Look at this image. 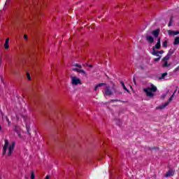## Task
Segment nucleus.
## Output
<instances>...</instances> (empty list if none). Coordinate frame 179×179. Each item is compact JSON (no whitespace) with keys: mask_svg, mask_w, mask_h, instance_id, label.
Listing matches in <instances>:
<instances>
[{"mask_svg":"<svg viewBox=\"0 0 179 179\" xmlns=\"http://www.w3.org/2000/svg\"><path fill=\"white\" fill-rule=\"evenodd\" d=\"M168 34L169 36H177L179 34V31L169 30Z\"/></svg>","mask_w":179,"mask_h":179,"instance_id":"nucleus-10","label":"nucleus"},{"mask_svg":"<svg viewBox=\"0 0 179 179\" xmlns=\"http://www.w3.org/2000/svg\"><path fill=\"white\" fill-rule=\"evenodd\" d=\"M152 55H154L155 57H161L160 53L159 52V51H157V50H156V49H155V47H152Z\"/></svg>","mask_w":179,"mask_h":179,"instance_id":"nucleus-12","label":"nucleus"},{"mask_svg":"<svg viewBox=\"0 0 179 179\" xmlns=\"http://www.w3.org/2000/svg\"><path fill=\"white\" fill-rule=\"evenodd\" d=\"M110 101H111V103H115L117 101H119L121 103V100H120V99H112V100H110Z\"/></svg>","mask_w":179,"mask_h":179,"instance_id":"nucleus-24","label":"nucleus"},{"mask_svg":"<svg viewBox=\"0 0 179 179\" xmlns=\"http://www.w3.org/2000/svg\"><path fill=\"white\" fill-rule=\"evenodd\" d=\"M72 66H76V68H72L71 70L73 71V72H78V73H82V75H86V71L85 70L82 69V65L75 63L72 64Z\"/></svg>","mask_w":179,"mask_h":179,"instance_id":"nucleus-4","label":"nucleus"},{"mask_svg":"<svg viewBox=\"0 0 179 179\" xmlns=\"http://www.w3.org/2000/svg\"><path fill=\"white\" fill-rule=\"evenodd\" d=\"M8 44H9V38H7L6 39V42H5V44H4V48L6 50H8L9 48V45H8Z\"/></svg>","mask_w":179,"mask_h":179,"instance_id":"nucleus-14","label":"nucleus"},{"mask_svg":"<svg viewBox=\"0 0 179 179\" xmlns=\"http://www.w3.org/2000/svg\"><path fill=\"white\" fill-rule=\"evenodd\" d=\"M133 82H134V84L136 85V80H135V78H134Z\"/></svg>","mask_w":179,"mask_h":179,"instance_id":"nucleus-34","label":"nucleus"},{"mask_svg":"<svg viewBox=\"0 0 179 179\" xmlns=\"http://www.w3.org/2000/svg\"><path fill=\"white\" fill-rule=\"evenodd\" d=\"M174 176V171L173 169H169L165 176V177H173Z\"/></svg>","mask_w":179,"mask_h":179,"instance_id":"nucleus-11","label":"nucleus"},{"mask_svg":"<svg viewBox=\"0 0 179 179\" xmlns=\"http://www.w3.org/2000/svg\"><path fill=\"white\" fill-rule=\"evenodd\" d=\"M120 83L122 84V86L124 90L127 92V93H129V90H128V88H127V87L125 86V84L123 83V81H120Z\"/></svg>","mask_w":179,"mask_h":179,"instance_id":"nucleus-15","label":"nucleus"},{"mask_svg":"<svg viewBox=\"0 0 179 179\" xmlns=\"http://www.w3.org/2000/svg\"><path fill=\"white\" fill-rule=\"evenodd\" d=\"M173 53L174 52L173 51L169 50L168 54L164 57H163L162 61H164V62L169 61L170 59V57H171L172 54H173Z\"/></svg>","mask_w":179,"mask_h":179,"instance_id":"nucleus-7","label":"nucleus"},{"mask_svg":"<svg viewBox=\"0 0 179 179\" xmlns=\"http://www.w3.org/2000/svg\"><path fill=\"white\" fill-rule=\"evenodd\" d=\"M161 40H162V39H161L160 38H158L157 41V43L162 44Z\"/></svg>","mask_w":179,"mask_h":179,"instance_id":"nucleus-28","label":"nucleus"},{"mask_svg":"<svg viewBox=\"0 0 179 179\" xmlns=\"http://www.w3.org/2000/svg\"><path fill=\"white\" fill-rule=\"evenodd\" d=\"M152 149H156V148H152Z\"/></svg>","mask_w":179,"mask_h":179,"instance_id":"nucleus-36","label":"nucleus"},{"mask_svg":"<svg viewBox=\"0 0 179 179\" xmlns=\"http://www.w3.org/2000/svg\"><path fill=\"white\" fill-rule=\"evenodd\" d=\"M1 129H2V127H1V125H0V131H1Z\"/></svg>","mask_w":179,"mask_h":179,"instance_id":"nucleus-35","label":"nucleus"},{"mask_svg":"<svg viewBox=\"0 0 179 179\" xmlns=\"http://www.w3.org/2000/svg\"><path fill=\"white\" fill-rule=\"evenodd\" d=\"M143 92L146 94L148 97H154L155 94L157 92V87L155 86V85L151 84V87H147L143 89Z\"/></svg>","mask_w":179,"mask_h":179,"instance_id":"nucleus-2","label":"nucleus"},{"mask_svg":"<svg viewBox=\"0 0 179 179\" xmlns=\"http://www.w3.org/2000/svg\"><path fill=\"white\" fill-rule=\"evenodd\" d=\"M106 85H107V84H106L104 83H101L96 85L94 87V91L96 92L97 89H99V87H101V86H106Z\"/></svg>","mask_w":179,"mask_h":179,"instance_id":"nucleus-13","label":"nucleus"},{"mask_svg":"<svg viewBox=\"0 0 179 179\" xmlns=\"http://www.w3.org/2000/svg\"><path fill=\"white\" fill-rule=\"evenodd\" d=\"M176 92H177V89L174 91L173 94L168 99V101L165 102L164 104L160 105L159 107L157 108V110H163L164 108H166V107L169 106V103L173 101V99H174V96Z\"/></svg>","mask_w":179,"mask_h":179,"instance_id":"nucleus-5","label":"nucleus"},{"mask_svg":"<svg viewBox=\"0 0 179 179\" xmlns=\"http://www.w3.org/2000/svg\"><path fill=\"white\" fill-rule=\"evenodd\" d=\"M145 40L150 44H152V43L155 42V38H153V36H150V35H146L145 36Z\"/></svg>","mask_w":179,"mask_h":179,"instance_id":"nucleus-9","label":"nucleus"},{"mask_svg":"<svg viewBox=\"0 0 179 179\" xmlns=\"http://www.w3.org/2000/svg\"><path fill=\"white\" fill-rule=\"evenodd\" d=\"M71 83L75 86H78V85H82V81L80 80V78L73 76L71 78Z\"/></svg>","mask_w":179,"mask_h":179,"instance_id":"nucleus-6","label":"nucleus"},{"mask_svg":"<svg viewBox=\"0 0 179 179\" xmlns=\"http://www.w3.org/2000/svg\"><path fill=\"white\" fill-rule=\"evenodd\" d=\"M164 68H167V66H170V64H169V62H165L163 64Z\"/></svg>","mask_w":179,"mask_h":179,"instance_id":"nucleus-22","label":"nucleus"},{"mask_svg":"<svg viewBox=\"0 0 179 179\" xmlns=\"http://www.w3.org/2000/svg\"><path fill=\"white\" fill-rule=\"evenodd\" d=\"M0 179H1V178H0Z\"/></svg>","mask_w":179,"mask_h":179,"instance_id":"nucleus-37","label":"nucleus"},{"mask_svg":"<svg viewBox=\"0 0 179 179\" xmlns=\"http://www.w3.org/2000/svg\"><path fill=\"white\" fill-rule=\"evenodd\" d=\"M162 47H164V48H167V41L163 42Z\"/></svg>","mask_w":179,"mask_h":179,"instance_id":"nucleus-21","label":"nucleus"},{"mask_svg":"<svg viewBox=\"0 0 179 179\" xmlns=\"http://www.w3.org/2000/svg\"><path fill=\"white\" fill-rule=\"evenodd\" d=\"M172 24H173V17H171L170 20H169V24H168L169 27H170L171 26H172Z\"/></svg>","mask_w":179,"mask_h":179,"instance_id":"nucleus-20","label":"nucleus"},{"mask_svg":"<svg viewBox=\"0 0 179 179\" xmlns=\"http://www.w3.org/2000/svg\"><path fill=\"white\" fill-rule=\"evenodd\" d=\"M6 121H8V124H10V122L9 121V119L8 118V117H6Z\"/></svg>","mask_w":179,"mask_h":179,"instance_id":"nucleus-30","label":"nucleus"},{"mask_svg":"<svg viewBox=\"0 0 179 179\" xmlns=\"http://www.w3.org/2000/svg\"><path fill=\"white\" fill-rule=\"evenodd\" d=\"M158 52H159V54H164V50H159L158 51Z\"/></svg>","mask_w":179,"mask_h":179,"instance_id":"nucleus-29","label":"nucleus"},{"mask_svg":"<svg viewBox=\"0 0 179 179\" xmlns=\"http://www.w3.org/2000/svg\"><path fill=\"white\" fill-rule=\"evenodd\" d=\"M117 125H119V127H121L122 125V122H121V120H118Z\"/></svg>","mask_w":179,"mask_h":179,"instance_id":"nucleus-27","label":"nucleus"},{"mask_svg":"<svg viewBox=\"0 0 179 179\" xmlns=\"http://www.w3.org/2000/svg\"><path fill=\"white\" fill-rule=\"evenodd\" d=\"M26 128H27V134H29V135H31V131H30V127L26 124Z\"/></svg>","mask_w":179,"mask_h":179,"instance_id":"nucleus-19","label":"nucleus"},{"mask_svg":"<svg viewBox=\"0 0 179 179\" xmlns=\"http://www.w3.org/2000/svg\"><path fill=\"white\" fill-rule=\"evenodd\" d=\"M161 58H162V56H159L158 58H155L154 59L155 62H157L160 61Z\"/></svg>","mask_w":179,"mask_h":179,"instance_id":"nucleus-25","label":"nucleus"},{"mask_svg":"<svg viewBox=\"0 0 179 179\" xmlns=\"http://www.w3.org/2000/svg\"><path fill=\"white\" fill-rule=\"evenodd\" d=\"M88 66H89V68H93V65H92V64H88Z\"/></svg>","mask_w":179,"mask_h":179,"instance_id":"nucleus-32","label":"nucleus"},{"mask_svg":"<svg viewBox=\"0 0 179 179\" xmlns=\"http://www.w3.org/2000/svg\"><path fill=\"white\" fill-rule=\"evenodd\" d=\"M4 146L3 147V156H11L13 149H15V143H13L9 145V141L8 139L4 140Z\"/></svg>","mask_w":179,"mask_h":179,"instance_id":"nucleus-1","label":"nucleus"},{"mask_svg":"<svg viewBox=\"0 0 179 179\" xmlns=\"http://www.w3.org/2000/svg\"><path fill=\"white\" fill-rule=\"evenodd\" d=\"M45 179H50V176L47 175Z\"/></svg>","mask_w":179,"mask_h":179,"instance_id":"nucleus-33","label":"nucleus"},{"mask_svg":"<svg viewBox=\"0 0 179 179\" xmlns=\"http://www.w3.org/2000/svg\"><path fill=\"white\" fill-rule=\"evenodd\" d=\"M27 75L28 80H31V77L30 76V74L27 73Z\"/></svg>","mask_w":179,"mask_h":179,"instance_id":"nucleus-26","label":"nucleus"},{"mask_svg":"<svg viewBox=\"0 0 179 179\" xmlns=\"http://www.w3.org/2000/svg\"><path fill=\"white\" fill-rule=\"evenodd\" d=\"M117 89L115 88V85H113L112 87L106 86L105 87V92L104 96H113L114 94V92H116Z\"/></svg>","mask_w":179,"mask_h":179,"instance_id":"nucleus-3","label":"nucleus"},{"mask_svg":"<svg viewBox=\"0 0 179 179\" xmlns=\"http://www.w3.org/2000/svg\"><path fill=\"white\" fill-rule=\"evenodd\" d=\"M24 40H27V35H24Z\"/></svg>","mask_w":179,"mask_h":179,"instance_id":"nucleus-31","label":"nucleus"},{"mask_svg":"<svg viewBox=\"0 0 179 179\" xmlns=\"http://www.w3.org/2000/svg\"><path fill=\"white\" fill-rule=\"evenodd\" d=\"M156 48V50H160V48H162V43H156L155 45V49Z\"/></svg>","mask_w":179,"mask_h":179,"instance_id":"nucleus-18","label":"nucleus"},{"mask_svg":"<svg viewBox=\"0 0 179 179\" xmlns=\"http://www.w3.org/2000/svg\"><path fill=\"white\" fill-rule=\"evenodd\" d=\"M152 34L155 37V38H157V37H159V35L160 34V29L153 30L152 31Z\"/></svg>","mask_w":179,"mask_h":179,"instance_id":"nucleus-8","label":"nucleus"},{"mask_svg":"<svg viewBox=\"0 0 179 179\" xmlns=\"http://www.w3.org/2000/svg\"><path fill=\"white\" fill-rule=\"evenodd\" d=\"M179 44V36L176 37L173 42V45H178Z\"/></svg>","mask_w":179,"mask_h":179,"instance_id":"nucleus-16","label":"nucleus"},{"mask_svg":"<svg viewBox=\"0 0 179 179\" xmlns=\"http://www.w3.org/2000/svg\"><path fill=\"white\" fill-rule=\"evenodd\" d=\"M35 176H34V171H31V179H34L35 178Z\"/></svg>","mask_w":179,"mask_h":179,"instance_id":"nucleus-23","label":"nucleus"},{"mask_svg":"<svg viewBox=\"0 0 179 179\" xmlns=\"http://www.w3.org/2000/svg\"><path fill=\"white\" fill-rule=\"evenodd\" d=\"M166 76H167V72L162 73V76L160 77H159V80L164 79V78H166Z\"/></svg>","mask_w":179,"mask_h":179,"instance_id":"nucleus-17","label":"nucleus"}]
</instances>
